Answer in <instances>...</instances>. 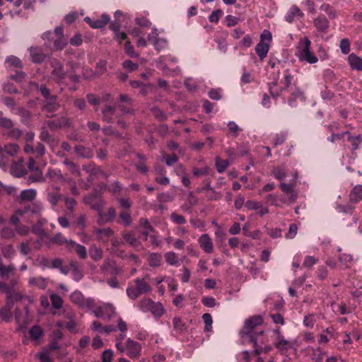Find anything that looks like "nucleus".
Instances as JSON below:
<instances>
[{
  "label": "nucleus",
  "instance_id": "1",
  "mask_svg": "<svg viewBox=\"0 0 362 362\" xmlns=\"http://www.w3.org/2000/svg\"><path fill=\"white\" fill-rule=\"evenodd\" d=\"M263 319L260 315H254L245 321L243 328L240 331V335L243 342L257 344V337L262 334V331L255 332L256 329L262 325ZM257 355L259 354L257 349L255 350Z\"/></svg>",
  "mask_w": 362,
  "mask_h": 362
},
{
  "label": "nucleus",
  "instance_id": "2",
  "mask_svg": "<svg viewBox=\"0 0 362 362\" xmlns=\"http://www.w3.org/2000/svg\"><path fill=\"white\" fill-rule=\"evenodd\" d=\"M311 42L307 37L302 38L296 47V55L301 62H306L309 64L317 62V57L310 50Z\"/></svg>",
  "mask_w": 362,
  "mask_h": 362
},
{
  "label": "nucleus",
  "instance_id": "3",
  "mask_svg": "<svg viewBox=\"0 0 362 362\" xmlns=\"http://www.w3.org/2000/svg\"><path fill=\"white\" fill-rule=\"evenodd\" d=\"M141 344L131 338H128L124 344L118 345V351L120 354H126L132 359L139 358L141 355Z\"/></svg>",
  "mask_w": 362,
  "mask_h": 362
},
{
  "label": "nucleus",
  "instance_id": "4",
  "mask_svg": "<svg viewBox=\"0 0 362 362\" xmlns=\"http://www.w3.org/2000/svg\"><path fill=\"white\" fill-rule=\"evenodd\" d=\"M134 282V286H129L127 288V295L132 300H136L139 296L152 291L151 286L145 280V278H136Z\"/></svg>",
  "mask_w": 362,
  "mask_h": 362
},
{
  "label": "nucleus",
  "instance_id": "5",
  "mask_svg": "<svg viewBox=\"0 0 362 362\" xmlns=\"http://www.w3.org/2000/svg\"><path fill=\"white\" fill-rule=\"evenodd\" d=\"M273 344L282 354H286L290 348L293 347L292 342L285 339L279 327L273 329Z\"/></svg>",
  "mask_w": 362,
  "mask_h": 362
},
{
  "label": "nucleus",
  "instance_id": "6",
  "mask_svg": "<svg viewBox=\"0 0 362 362\" xmlns=\"http://www.w3.org/2000/svg\"><path fill=\"white\" fill-rule=\"evenodd\" d=\"M272 39V33L264 30L260 35V41L255 47V51L261 59L266 57L269 49V42Z\"/></svg>",
  "mask_w": 362,
  "mask_h": 362
},
{
  "label": "nucleus",
  "instance_id": "7",
  "mask_svg": "<svg viewBox=\"0 0 362 362\" xmlns=\"http://www.w3.org/2000/svg\"><path fill=\"white\" fill-rule=\"evenodd\" d=\"M0 126L8 130L6 135L13 139H18L22 135V132L18 128L13 127V123L12 120L7 117L0 119Z\"/></svg>",
  "mask_w": 362,
  "mask_h": 362
},
{
  "label": "nucleus",
  "instance_id": "8",
  "mask_svg": "<svg viewBox=\"0 0 362 362\" xmlns=\"http://www.w3.org/2000/svg\"><path fill=\"white\" fill-rule=\"evenodd\" d=\"M72 303L81 308H93L94 300L91 298H85L83 294L79 291H75L70 296Z\"/></svg>",
  "mask_w": 362,
  "mask_h": 362
},
{
  "label": "nucleus",
  "instance_id": "9",
  "mask_svg": "<svg viewBox=\"0 0 362 362\" xmlns=\"http://www.w3.org/2000/svg\"><path fill=\"white\" fill-rule=\"evenodd\" d=\"M50 66L52 68L51 75L54 80L58 83L62 81L66 76L62 64L57 59H51Z\"/></svg>",
  "mask_w": 362,
  "mask_h": 362
},
{
  "label": "nucleus",
  "instance_id": "10",
  "mask_svg": "<svg viewBox=\"0 0 362 362\" xmlns=\"http://www.w3.org/2000/svg\"><path fill=\"white\" fill-rule=\"evenodd\" d=\"M93 313L96 317L110 320L115 314V308L110 303H105L103 305L96 308L93 310Z\"/></svg>",
  "mask_w": 362,
  "mask_h": 362
},
{
  "label": "nucleus",
  "instance_id": "11",
  "mask_svg": "<svg viewBox=\"0 0 362 362\" xmlns=\"http://www.w3.org/2000/svg\"><path fill=\"white\" fill-rule=\"evenodd\" d=\"M100 269L103 274H110L111 276H117L121 272L120 269L117 267L115 262L110 258H107L104 260Z\"/></svg>",
  "mask_w": 362,
  "mask_h": 362
},
{
  "label": "nucleus",
  "instance_id": "12",
  "mask_svg": "<svg viewBox=\"0 0 362 362\" xmlns=\"http://www.w3.org/2000/svg\"><path fill=\"white\" fill-rule=\"evenodd\" d=\"M45 124L47 125L50 130L54 131L63 127H69L71 122L70 119L66 117H60L54 119L47 120L45 122Z\"/></svg>",
  "mask_w": 362,
  "mask_h": 362
},
{
  "label": "nucleus",
  "instance_id": "13",
  "mask_svg": "<svg viewBox=\"0 0 362 362\" xmlns=\"http://www.w3.org/2000/svg\"><path fill=\"white\" fill-rule=\"evenodd\" d=\"M285 93L290 95L288 97V101L291 106L294 105V102L296 99L303 98V91L295 83L293 86H291L290 88H288V90L285 92Z\"/></svg>",
  "mask_w": 362,
  "mask_h": 362
},
{
  "label": "nucleus",
  "instance_id": "14",
  "mask_svg": "<svg viewBox=\"0 0 362 362\" xmlns=\"http://www.w3.org/2000/svg\"><path fill=\"white\" fill-rule=\"evenodd\" d=\"M31 60L33 63L40 64L46 59V54L39 47H31L29 49Z\"/></svg>",
  "mask_w": 362,
  "mask_h": 362
},
{
  "label": "nucleus",
  "instance_id": "15",
  "mask_svg": "<svg viewBox=\"0 0 362 362\" xmlns=\"http://www.w3.org/2000/svg\"><path fill=\"white\" fill-rule=\"evenodd\" d=\"M198 242L201 248L206 253H212L214 251V245L211 238L208 234H202Z\"/></svg>",
  "mask_w": 362,
  "mask_h": 362
},
{
  "label": "nucleus",
  "instance_id": "16",
  "mask_svg": "<svg viewBox=\"0 0 362 362\" xmlns=\"http://www.w3.org/2000/svg\"><path fill=\"white\" fill-rule=\"evenodd\" d=\"M116 211L113 207H110L107 209V213H103V211L98 216V222L99 224H105L106 223L112 222L115 218Z\"/></svg>",
  "mask_w": 362,
  "mask_h": 362
},
{
  "label": "nucleus",
  "instance_id": "17",
  "mask_svg": "<svg viewBox=\"0 0 362 362\" xmlns=\"http://www.w3.org/2000/svg\"><path fill=\"white\" fill-rule=\"evenodd\" d=\"M313 24L317 30L322 33H327L329 27L328 19L321 15L314 19Z\"/></svg>",
  "mask_w": 362,
  "mask_h": 362
},
{
  "label": "nucleus",
  "instance_id": "18",
  "mask_svg": "<svg viewBox=\"0 0 362 362\" xmlns=\"http://www.w3.org/2000/svg\"><path fill=\"white\" fill-rule=\"evenodd\" d=\"M103 120L107 123H112L114 121V115L116 112V107L112 105H106L102 110Z\"/></svg>",
  "mask_w": 362,
  "mask_h": 362
},
{
  "label": "nucleus",
  "instance_id": "19",
  "mask_svg": "<svg viewBox=\"0 0 362 362\" xmlns=\"http://www.w3.org/2000/svg\"><path fill=\"white\" fill-rule=\"evenodd\" d=\"M68 250L71 252H76L78 256L82 259L87 258L86 248L83 245L78 244L73 240L71 243H69V247Z\"/></svg>",
  "mask_w": 362,
  "mask_h": 362
},
{
  "label": "nucleus",
  "instance_id": "20",
  "mask_svg": "<svg viewBox=\"0 0 362 362\" xmlns=\"http://www.w3.org/2000/svg\"><path fill=\"white\" fill-rule=\"evenodd\" d=\"M94 233L97 235L98 240L103 243L107 242L109 238L114 233L110 228L95 229Z\"/></svg>",
  "mask_w": 362,
  "mask_h": 362
},
{
  "label": "nucleus",
  "instance_id": "21",
  "mask_svg": "<svg viewBox=\"0 0 362 362\" xmlns=\"http://www.w3.org/2000/svg\"><path fill=\"white\" fill-rule=\"evenodd\" d=\"M303 16V13L296 5L291 7L288 13L286 16V20L288 23H292L295 19H300Z\"/></svg>",
  "mask_w": 362,
  "mask_h": 362
},
{
  "label": "nucleus",
  "instance_id": "22",
  "mask_svg": "<svg viewBox=\"0 0 362 362\" xmlns=\"http://www.w3.org/2000/svg\"><path fill=\"white\" fill-rule=\"evenodd\" d=\"M22 162L23 159L21 158L18 162H13L11 166V173L16 177H21L25 173Z\"/></svg>",
  "mask_w": 362,
  "mask_h": 362
},
{
  "label": "nucleus",
  "instance_id": "23",
  "mask_svg": "<svg viewBox=\"0 0 362 362\" xmlns=\"http://www.w3.org/2000/svg\"><path fill=\"white\" fill-rule=\"evenodd\" d=\"M28 284L30 286H35L43 290L47 286V281L46 279L42 276H32L28 279Z\"/></svg>",
  "mask_w": 362,
  "mask_h": 362
},
{
  "label": "nucleus",
  "instance_id": "24",
  "mask_svg": "<svg viewBox=\"0 0 362 362\" xmlns=\"http://www.w3.org/2000/svg\"><path fill=\"white\" fill-rule=\"evenodd\" d=\"M349 64L352 69L362 71V58L352 53L348 57Z\"/></svg>",
  "mask_w": 362,
  "mask_h": 362
},
{
  "label": "nucleus",
  "instance_id": "25",
  "mask_svg": "<svg viewBox=\"0 0 362 362\" xmlns=\"http://www.w3.org/2000/svg\"><path fill=\"white\" fill-rule=\"evenodd\" d=\"M349 200L351 202L358 203L362 200V185H356L350 192Z\"/></svg>",
  "mask_w": 362,
  "mask_h": 362
},
{
  "label": "nucleus",
  "instance_id": "26",
  "mask_svg": "<svg viewBox=\"0 0 362 362\" xmlns=\"http://www.w3.org/2000/svg\"><path fill=\"white\" fill-rule=\"evenodd\" d=\"M63 263L62 259L55 258L51 262V268L58 269L62 274L66 275L69 272L70 268L68 265H64Z\"/></svg>",
  "mask_w": 362,
  "mask_h": 362
},
{
  "label": "nucleus",
  "instance_id": "27",
  "mask_svg": "<svg viewBox=\"0 0 362 362\" xmlns=\"http://www.w3.org/2000/svg\"><path fill=\"white\" fill-rule=\"evenodd\" d=\"M18 283L17 279H11L8 284L4 281H0V291L6 294H9L12 291H15L16 287Z\"/></svg>",
  "mask_w": 362,
  "mask_h": 362
},
{
  "label": "nucleus",
  "instance_id": "28",
  "mask_svg": "<svg viewBox=\"0 0 362 362\" xmlns=\"http://www.w3.org/2000/svg\"><path fill=\"white\" fill-rule=\"evenodd\" d=\"M47 223V220L42 218H39L37 223L32 226V232L40 236H46L47 233L44 230V225Z\"/></svg>",
  "mask_w": 362,
  "mask_h": 362
},
{
  "label": "nucleus",
  "instance_id": "29",
  "mask_svg": "<svg viewBox=\"0 0 362 362\" xmlns=\"http://www.w3.org/2000/svg\"><path fill=\"white\" fill-rule=\"evenodd\" d=\"M37 195V191L34 189H29L23 190L19 197L18 199L21 202H31L34 200Z\"/></svg>",
  "mask_w": 362,
  "mask_h": 362
},
{
  "label": "nucleus",
  "instance_id": "30",
  "mask_svg": "<svg viewBox=\"0 0 362 362\" xmlns=\"http://www.w3.org/2000/svg\"><path fill=\"white\" fill-rule=\"evenodd\" d=\"M56 100V95L50 96V99L47 100V103L43 106V110L49 113L57 111L60 105Z\"/></svg>",
  "mask_w": 362,
  "mask_h": 362
},
{
  "label": "nucleus",
  "instance_id": "31",
  "mask_svg": "<svg viewBox=\"0 0 362 362\" xmlns=\"http://www.w3.org/2000/svg\"><path fill=\"white\" fill-rule=\"evenodd\" d=\"M74 151L78 156L83 158H90L93 156L92 151L89 148L82 145L76 146Z\"/></svg>",
  "mask_w": 362,
  "mask_h": 362
},
{
  "label": "nucleus",
  "instance_id": "32",
  "mask_svg": "<svg viewBox=\"0 0 362 362\" xmlns=\"http://www.w3.org/2000/svg\"><path fill=\"white\" fill-rule=\"evenodd\" d=\"M89 255L93 261L98 262L103 257V250L95 245H92L89 248Z\"/></svg>",
  "mask_w": 362,
  "mask_h": 362
},
{
  "label": "nucleus",
  "instance_id": "33",
  "mask_svg": "<svg viewBox=\"0 0 362 362\" xmlns=\"http://www.w3.org/2000/svg\"><path fill=\"white\" fill-rule=\"evenodd\" d=\"M296 84V80L293 75H292L288 71H286L284 74L283 83L284 86V93L288 90V88H290L291 86H293Z\"/></svg>",
  "mask_w": 362,
  "mask_h": 362
},
{
  "label": "nucleus",
  "instance_id": "34",
  "mask_svg": "<svg viewBox=\"0 0 362 362\" xmlns=\"http://www.w3.org/2000/svg\"><path fill=\"white\" fill-rule=\"evenodd\" d=\"M122 238L127 243H129L133 247H137L140 245L139 240L136 238L134 233L132 232H123Z\"/></svg>",
  "mask_w": 362,
  "mask_h": 362
},
{
  "label": "nucleus",
  "instance_id": "35",
  "mask_svg": "<svg viewBox=\"0 0 362 362\" xmlns=\"http://www.w3.org/2000/svg\"><path fill=\"white\" fill-rule=\"evenodd\" d=\"M50 242L55 243L59 245H65L68 249L69 247V243H71V240H67L64 238L61 233H58L50 238Z\"/></svg>",
  "mask_w": 362,
  "mask_h": 362
},
{
  "label": "nucleus",
  "instance_id": "36",
  "mask_svg": "<svg viewBox=\"0 0 362 362\" xmlns=\"http://www.w3.org/2000/svg\"><path fill=\"white\" fill-rule=\"evenodd\" d=\"M16 268L14 265L9 264L5 266L3 264L0 265V274L3 279H7L14 272Z\"/></svg>",
  "mask_w": 362,
  "mask_h": 362
},
{
  "label": "nucleus",
  "instance_id": "37",
  "mask_svg": "<svg viewBox=\"0 0 362 362\" xmlns=\"http://www.w3.org/2000/svg\"><path fill=\"white\" fill-rule=\"evenodd\" d=\"M65 206L68 210L66 212V216L69 217H73L74 216V210L75 209V206H76V201L71 197H64V198Z\"/></svg>",
  "mask_w": 362,
  "mask_h": 362
},
{
  "label": "nucleus",
  "instance_id": "38",
  "mask_svg": "<svg viewBox=\"0 0 362 362\" xmlns=\"http://www.w3.org/2000/svg\"><path fill=\"white\" fill-rule=\"evenodd\" d=\"M187 202L188 204L183 205L182 209L185 211L190 212V209L198 204V199L192 192L188 193Z\"/></svg>",
  "mask_w": 362,
  "mask_h": 362
},
{
  "label": "nucleus",
  "instance_id": "39",
  "mask_svg": "<svg viewBox=\"0 0 362 362\" xmlns=\"http://www.w3.org/2000/svg\"><path fill=\"white\" fill-rule=\"evenodd\" d=\"M295 186V183H288L286 184L284 182H281L280 184V187L281 190L286 193L291 194V199L293 202L297 198V194L294 192L293 188Z\"/></svg>",
  "mask_w": 362,
  "mask_h": 362
},
{
  "label": "nucleus",
  "instance_id": "40",
  "mask_svg": "<svg viewBox=\"0 0 362 362\" xmlns=\"http://www.w3.org/2000/svg\"><path fill=\"white\" fill-rule=\"evenodd\" d=\"M46 176L54 182L64 181L65 178L61 173L60 170L49 169L46 173Z\"/></svg>",
  "mask_w": 362,
  "mask_h": 362
},
{
  "label": "nucleus",
  "instance_id": "41",
  "mask_svg": "<svg viewBox=\"0 0 362 362\" xmlns=\"http://www.w3.org/2000/svg\"><path fill=\"white\" fill-rule=\"evenodd\" d=\"M42 205L41 203H33L25 207V212L30 213L33 215L39 216L42 211Z\"/></svg>",
  "mask_w": 362,
  "mask_h": 362
},
{
  "label": "nucleus",
  "instance_id": "42",
  "mask_svg": "<svg viewBox=\"0 0 362 362\" xmlns=\"http://www.w3.org/2000/svg\"><path fill=\"white\" fill-rule=\"evenodd\" d=\"M47 127L44 124V126L41 128V132L40 134V139L47 142V144H52L54 141V137L49 133Z\"/></svg>",
  "mask_w": 362,
  "mask_h": 362
},
{
  "label": "nucleus",
  "instance_id": "43",
  "mask_svg": "<svg viewBox=\"0 0 362 362\" xmlns=\"http://www.w3.org/2000/svg\"><path fill=\"white\" fill-rule=\"evenodd\" d=\"M4 149L8 156L13 157L18 153L20 147L16 144H8L4 146Z\"/></svg>",
  "mask_w": 362,
  "mask_h": 362
},
{
  "label": "nucleus",
  "instance_id": "44",
  "mask_svg": "<svg viewBox=\"0 0 362 362\" xmlns=\"http://www.w3.org/2000/svg\"><path fill=\"white\" fill-rule=\"evenodd\" d=\"M109 21H110V18L107 15L103 14L100 17V18H98V19L94 21V22H93L92 28H102L107 24Z\"/></svg>",
  "mask_w": 362,
  "mask_h": 362
},
{
  "label": "nucleus",
  "instance_id": "45",
  "mask_svg": "<svg viewBox=\"0 0 362 362\" xmlns=\"http://www.w3.org/2000/svg\"><path fill=\"white\" fill-rule=\"evenodd\" d=\"M29 334L33 340H38L43 334L42 329L38 325L32 327L29 331Z\"/></svg>",
  "mask_w": 362,
  "mask_h": 362
},
{
  "label": "nucleus",
  "instance_id": "46",
  "mask_svg": "<svg viewBox=\"0 0 362 362\" xmlns=\"http://www.w3.org/2000/svg\"><path fill=\"white\" fill-rule=\"evenodd\" d=\"M68 44L67 40L65 37H59L54 40L53 50H62Z\"/></svg>",
  "mask_w": 362,
  "mask_h": 362
},
{
  "label": "nucleus",
  "instance_id": "47",
  "mask_svg": "<svg viewBox=\"0 0 362 362\" xmlns=\"http://www.w3.org/2000/svg\"><path fill=\"white\" fill-rule=\"evenodd\" d=\"M163 310L160 303L154 302L148 312H151L156 317H160L163 314Z\"/></svg>",
  "mask_w": 362,
  "mask_h": 362
},
{
  "label": "nucleus",
  "instance_id": "48",
  "mask_svg": "<svg viewBox=\"0 0 362 362\" xmlns=\"http://www.w3.org/2000/svg\"><path fill=\"white\" fill-rule=\"evenodd\" d=\"M87 216L86 214L79 215L73 222L74 226L81 230H83L86 227Z\"/></svg>",
  "mask_w": 362,
  "mask_h": 362
},
{
  "label": "nucleus",
  "instance_id": "49",
  "mask_svg": "<svg viewBox=\"0 0 362 362\" xmlns=\"http://www.w3.org/2000/svg\"><path fill=\"white\" fill-rule=\"evenodd\" d=\"M6 62L8 64V66L12 68L20 69L22 67L21 60L15 56H9L6 59Z\"/></svg>",
  "mask_w": 362,
  "mask_h": 362
},
{
  "label": "nucleus",
  "instance_id": "50",
  "mask_svg": "<svg viewBox=\"0 0 362 362\" xmlns=\"http://www.w3.org/2000/svg\"><path fill=\"white\" fill-rule=\"evenodd\" d=\"M15 231L8 226L3 227L0 230V236L4 239H11L15 237Z\"/></svg>",
  "mask_w": 362,
  "mask_h": 362
},
{
  "label": "nucleus",
  "instance_id": "51",
  "mask_svg": "<svg viewBox=\"0 0 362 362\" xmlns=\"http://www.w3.org/2000/svg\"><path fill=\"white\" fill-rule=\"evenodd\" d=\"M229 165L230 163L228 160H222L219 157L216 158V168L220 173H223Z\"/></svg>",
  "mask_w": 362,
  "mask_h": 362
},
{
  "label": "nucleus",
  "instance_id": "52",
  "mask_svg": "<svg viewBox=\"0 0 362 362\" xmlns=\"http://www.w3.org/2000/svg\"><path fill=\"white\" fill-rule=\"evenodd\" d=\"M50 300L52 305L55 309H60L63 305V300L60 296L52 293L50 295Z\"/></svg>",
  "mask_w": 362,
  "mask_h": 362
},
{
  "label": "nucleus",
  "instance_id": "53",
  "mask_svg": "<svg viewBox=\"0 0 362 362\" xmlns=\"http://www.w3.org/2000/svg\"><path fill=\"white\" fill-rule=\"evenodd\" d=\"M154 301H153L151 298H143L140 300L139 303V308L143 312H148L150 308L153 304Z\"/></svg>",
  "mask_w": 362,
  "mask_h": 362
},
{
  "label": "nucleus",
  "instance_id": "54",
  "mask_svg": "<svg viewBox=\"0 0 362 362\" xmlns=\"http://www.w3.org/2000/svg\"><path fill=\"white\" fill-rule=\"evenodd\" d=\"M162 257L160 254L152 253L148 257V264L151 267H158L160 264Z\"/></svg>",
  "mask_w": 362,
  "mask_h": 362
},
{
  "label": "nucleus",
  "instance_id": "55",
  "mask_svg": "<svg viewBox=\"0 0 362 362\" xmlns=\"http://www.w3.org/2000/svg\"><path fill=\"white\" fill-rule=\"evenodd\" d=\"M119 223L124 226H128L132 223V217L129 213L127 211H122L119 214Z\"/></svg>",
  "mask_w": 362,
  "mask_h": 362
},
{
  "label": "nucleus",
  "instance_id": "56",
  "mask_svg": "<svg viewBox=\"0 0 362 362\" xmlns=\"http://www.w3.org/2000/svg\"><path fill=\"white\" fill-rule=\"evenodd\" d=\"M62 195L59 193L49 192L47 194V201L54 207L62 199Z\"/></svg>",
  "mask_w": 362,
  "mask_h": 362
},
{
  "label": "nucleus",
  "instance_id": "57",
  "mask_svg": "<svg viewBox=\"0 0 362 362\" xmlns=\"http://www.w3.org/2000/svg\"><path fill=\"white\" fill-rule=\"evenodd\" d=\"M165 259L167 263L170 265H177L178 264V257L173 252H168L165 255Z\"/></svg>",
  "mask_w": 362,
  "mask_h": 362
},
{
  "label": "nucleus",
  "instance_id": "58",
  "mask_svg": "<svg viewBox=\"0 0 362 362\" xmlns=\"http://www.w3.org/2000/svg\"><path fill=\"white\" fill-rule=\"evenodd\" d=\"M350 41L348 38H343L339 43L340 50L342 54H347L350 52Z\"/></svg>",
  "mask_w": 362,
  "mask_h": 362
},
{
  "label": "nucleus",
  "instance_id": "59",
  "mask_svg": "<svg viewBox=\"0 0 362 362\" xmlns=\"http://www.w3.org/2000/svg\"><path fill=\"white\" fill-rule=\"evenodd\" d=\"M320 10L327 13L330 19H333L337 16L336 11L329 4H323L320 7Z\"/></svg>",
  "mask_w": 362,
  "mask_h": 362
},
{
  "label": "nucleus",
  "instance_id": "60",
  "mask_svg": "<svg viewBox=\"0 0 362 362\" xmlns=\"http://www.w3.org/2000/svg\"><path fill=\"white\" fill-rule=\"evenodd\" d=\"M170 219L174 223L178 225L185 224L186 223L185 218L182 215L178 214L175 212L170 214Z\"/></svg>",
  "mask_w": 362,
  "mask_h": 362
},
{
  "label": "nucleus",
  "instance_id": "61",
  "mask_svg": "<svg viewBox=\"0 0 362 362\" xmlns=\"http://www.w3.org/2000/svg\"><path fill=\"white\" fill-rule=\"evenodd\" d=\"M192 173L196 177L207 175L209 173V168L208 166H204L201 168H194Z\"/></svg>",
  "mask_w": 362,
  "mask_h": 362
},
{
  "label": "nucleus",
  "instance_id": "62",
  "mask_svg": "<svg viewBox=\"0 0 362 362\" xmlns=\"http://www.w3.org/2000/svg\"><path fill=\"white\" fill-rule=\"evenodd\" d=\"M173 327L175 329L179 332H182L185 329V325L182 321L181 318L175 317L173 320Z\"/></svg>",
  "mask_w": 362,
  "mask_h": 362
},
{
  "label": "nucleus",
  "instance_id": "63",
  "mask_svg": "<svg viewBox=\"0 0 362 362\" xmlns=\"http://www.w3.org/2000/svg\"><path fill=\"white\" fill-rule=\"evenodd\" d=\"M125 52L132 58H137L139 57V54L135 52L134 49V47L132 45L131 42L127 41L124 44Z\"/></svg>",
  "mask_w": 362,
  "mask_h": 362
},
{
  "label": "nucleus",
  "instance_id": "64",
  "mask_svg": "<svg viewBox=\"0 0 362 362\" xmlns=\"http://www.w3.org/2000/svg\"><path fill=\"white\" fill-rule=\"evenodd\" d=\"M7 298L11 301H19L23 298V295L17 290L12 291L9 294H6Z\"/></svg>",
  "mask_w": 362,
  "mask_h": 362
}]
</instances>
